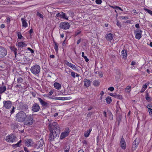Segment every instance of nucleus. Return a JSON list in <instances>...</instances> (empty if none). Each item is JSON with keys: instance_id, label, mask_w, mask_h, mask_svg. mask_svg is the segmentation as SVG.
Masks as SVG:
<instances>
[{"instance_id": "f257e3e1", "label": "nucleus", "mask_w": 152, "mask_h": 152, "mask_svg": "<svg viewBox=\"0 0 152 152\" xmlns=\"http://www.w3.org/2000/svg\"><path fill=\"white\" fill-rule=\"evenodd\" d=\"M48 127L50 132L48 139L52 141L54 140L56 137H59L60 133L59 126L57 123L53 122L49 124Z\"/></svg>"}, {"instance_id": "f03ea898", "label": "nucleus", "mask_w": 152, "mask_h": 152, "mask_svg": "<svg viewBox=\"0 0 152 152\" xmlns=\"http://www.w3.org/2000/svg\"><path fill=\"white\" fill-rule=\"evenodd\" d=\"M27 117L26 114L23 111H21L17 114L15 116V119L17 121L20 122H23Z\"/></svg>"}, {"instance_id": "7ed1b4c3", "label": "nucleus", "mask_w": 152, "mask_h": 152, "mask_svg": "<svg viewBox=\"0 0 152 152\" xmlns=\"http://www.w3.org/2000/svg\"><path fill=\"white\" fill-rule=\"evenodd\" d=\"M40 67L39 65L35 64L31 66L30 70L32 73L37 75L40 73Z\"/></svg>"}, {"instance_id": "20e7f679", "label": "nucleus", "mask_w": 152, "mask_h": 152, "mask_svg": "<svg viewBox=\"0 0 152 152\" xmlns=\"http://www.w3.org/2000/svg\"><path fill=\"white\" fill-rule=\"evenodd\" d=\"M34 121V120L32 115H28L27 116L26 118L24 121V124L27 125H31L33 124Z\"/></svg>"}, {"instance_id": "39448f33", "label": "nucleus", "mask_w": 152, "mask_h": 152, "mask_svg": "<svg viewBox=\"0 0 152 152\" xmlns=\"http://www.w3.org/2000/svg\"><path fill=\"white\" fill-rule=\"evenodd\" d=\"M142 31L139 29L134 30V33L135 35V37L138 39H140L142 37Z\"/></svg>"}, {"instance_id": "423d86ee", "label": "nucleus", "mask_w": 152, "mask_h": 152, "mask_svg": "<svg viewBox=\"0 0 152 152\" xmlns=\"http://www.w3.org/2000/svg\"><path fill=\"white\" fill-rule=\"evenodd\" d=\"M59 27L61 29L66 30L69 28L70 25L68 22H64L61 23L59 24Z\"/></svg>"}, {"instance_id": "0eeeda50", "label": "nucleus", "mask_w": 152, "mask_h": 152, "mask_svg": "<svg viewBox=\"0 0 152 152\" xmlns=\"http://www.w3.org/2000/svg\"><path fill=\"white\" fill-rule=\"evenodd\" d=\"M7 54V50L4 48L0 46V59L3 58Z\"/></svg>"}, {"instance_id": "6e6552de", "label": "nucleus", "mask_w": 152, "mask_h": 152, "mask_svg": "<svg viewBox=\"0 0 152 152\" xmlns=\"http://www.w3.org/2000/svg\"><path fill=\"white\" fill-rule=\"evenodd\" d=\"M69 128H67L65 129V131L61 133L60 136V139H63L68 136L69 132Z\"/></svg>"}, {"instance_id": "1a4fd4ad", "label": "nucleus", "mask_w": 152, "mask_h": 152, "mask_svg": "<svg viewBox=\"0 0 152 152\" xmlns=\"http://www.w3.org/2000/svg\"><path fill=\"white\" fill-rule=\"evenodd\" d=\"M140 142V140L139 138H136L132 143V150H135L137 147Z\"/></svg>"}, {"instance_id": "9d476101", "label": "nucleus", "mask_w": 152, "mask_h": 152, "mask_svg": "<svg viewBox=\"0 0 152 152\" xmlns=\"http://www.w3.org/2000/svg\"><path fill=\"white\" fill-rule=\"evenodd\" d=\"M120 145L121 148L123 150H125L126 148V143L125 139L122 137L121 138L120 142Z\"/></svg>"}, {"instance_id": "9b49d317", "label": "nucleus", "mask_w": 152, "mask_h": 152, "mask_svg": "<svg viewBox=\"0 0 152 152\" xmlns=\"http://www.w3.org/2000/svg\"><path fill=\"white\" fill-rule=\"evenodd\" d=\"M6 140L8 142H13L15 141V136L13 134L10 135L7 137Z\"/></svg>"}, {"instance_id": "f8f14e48", "label": "nucleus", "mask_w": 152, "mask_h": 152, "mask_svg": "<svg viewBox=\"0 0 152 152\" xmlns=\"http://www.w3.org/2000/svg\"><path fill=\"white\" fill-rule=\"evenodd\" d=\"M27 45V44L24 43L23 42H19L17 44L18 49L19 50H21L22 48L26 47Z\"/></svg>"}, {"instance_id": "ddd939ff", "label": "nucleus", "mask_w": 152, "mask_h": 152, "mask_svg": "<svg viewBox=\"0 0 152 152\" xmlns=\"http://www.w3.org/2000/svg\"><path fill=\"white\" fill-rule=\"evenodd\" d=\"M44 144V141L43 139H41L39 141H38L36 145V147L38 148L42 147Z\"/></svg>"}, {"instance_id": "4468645a", "label": "nucleus", "mask_w": 152, "mask_h": 152, "mask_svg": "<svg viewBox=\"0 0 152 152\" xmlns=\"http://www.w3.org/2000/svg\"><path fill=\"white\" fill-rule=\"evenodd\" d=\"M84 84L86 88L89 87L91 84V81L90 80L85 78L83 80Z\"/></svg>"}, {"instance_id": "2eb2a0df", "label": "nucleus", "mask_w": 152, "mask_h": 152, "mask_svg": "<svg viewBox=\"0 0 152 152\" xmlns=\"http://www.w3.org/2000/svg\"><path fill=\"white\" fill-rule=\"evenodd\" d=\"M40 108L39 105H33L32 107V110L33 111L35 112L38 111Z\"/></svg>"}, {"instance_id": "dca6fc26", "label": "nucleus", "mask_w": 152, "mask_h": 152, "mask_svg": "<svg viewBox=\"0 0 152 152\" xmlns=\"http://www.w3.org/2000/svg\"><path fill=\"white\" fill-rule=\"evenodd\" d=\"M105 37L108 40H110L113 39V36L112 34L109 33L106 35Z\"/></svg>"}, {"instance_id": "f3484780", "label": "nucleus", "mask_w": 152, "mask_h": 152, "mask_svg": "<svg viewBox=\"0 0 152 152\" xmlns=\"http://www.w3.org/2000/svg\"><path fill=\"white\" fill-rule=\"evenodd\" d=\"M32 141L31 139H26L25 140V144L27 146H31L32 143Z\"/></svg>"}, {"instance_id": "a211bd4d", "label": "nucleus", "mask_w": 152, "mask_h": 152, "mask_svg": "<svg viewBox=\"0 0 152 152\" xmlns=\"http://www.w3.org/2000/svg\"><path fill=\"white\" fill-rule=\"evenodd\" d=\"M9 48L11 50L14 52L15 56H16L17 53V49L15 48V47L13 46H11Z\"/></svg>"}, {"instance_id": "6ab92c4d", "label": "nucleus", "mask_w": 152, "mask_h": 152, "mask_svg": "<svg viewBox=\"0 0 152 152\" xmlns=\"http://www.w3.org/2000/svg\"><path fill=\"white\" fill-rule=\"evenodd\" d=\"M54 86L55 88L59 90L61 88V85L58 83L55 82L54 84Z\"/></svg>"}, {"instance_id": "aec40b11", "label": "nucleus", "mask_w": 152, "mask_h": 152, "mask_svg": "<svg viewBox=\"0 0 152 152\" xmlns=\"http://www.w3.org/2000/svg\"><path fill=\"white\" fill-rule=\"evenodd\" d=\"M21 20L22 21V26L25 28L27 27L28 24L25 20L23 18H21Z\"/></svg>"}, {"instance_id": "412c9836", "label": "nucleus", "mask_w": 152, "mask_h": 152, "mask_svg": "<svg viewBox=\"0 0 152 152\" xmlns=\"http://www.w3.org/2000/svg\"><path fill=\"white\" fill-rule=\"evenodd\" d=\"M6 90V86H2L0 87V94H1L4 93Z\"/></svg>"}, {"instance_id": "4be33fe9", "label": "nucleus", "mask_w": 152, "mask_h": 152, "mask_svg": "<svg viewBox=\"0 0 152 152\" xmlns=\"http://www.w3.org/2000/svg\"><path fill=\"white\" fill-rule=\"evenodd\" d=\"M122 55L123 56L124 58H126L127 57V51L126 50H124L121 52Z\"/></svg>"}, {"instance_id": "5701e85b", "label": "nucleus", "mask_w": 152, "mask_h": 152, "mask_svg": "<svg viewBox=\"0 0 152 152\" xmlns=\"http://www.w3.org/2000/svg\"><path fill=\"white\" fill-rule=\"evenodd\" d=\"M92 130V129L90 128L88 130L87 132H85V133L84 134V136L85 137H88L89 135L90 134V133L91 132Z\"/></svg>"}, {"instance_id": "b1692460", "label": "nucleus", "mask_w": 152, "mask_h": 152, "mask_svg": "<svg viewBox=\"0 0 152 152\" xmlns=\"http://www.w3.org/2000/svg\"><path fill=\"white\" fill-rule=\"evenodd\" d=\"M122 118V115L120 114H118L117 115V120L118 122V125H119L120 122L121 120V119Z\"/></svg>"}, {"instance_id": "393cba45", "label": "nucleus", "mask_w": 152, "mask_h": 152, "mask_svg": "<svg viewBox=\"0 0 152 152\" xmlns=\"http://www.w3.org/2000/svg\"><path fill=\"white\" fill-rule=\"evenodd\" d=\"M60 18H63L66 20L68 19V17L63 12H61L60 14Z\"/></svg>"}, {"instance_id": "a878e982", "label": "nucleus", "mask_w": 152, "mask_h": 152, "mask_svg": "<svg viewBox=\"0 0 152 152\" xmlns=\"http://www.w3.org/2000/svg\"><path fill=\"white\" fill-rule=\"evenodd\" d=\"M111 98L110 96H107L106 99V100L107 103L108 104H109L112 102V100L111 99Z\"/></svg>"}, {"instance_id": "bb28decb", "label": "nucleus", "mask_w": 152, "mask_h": 152, "mask_svg": "<svg viewBox=\"0 0 152 152\" xmlns=\"http://www.w3.org/2000/svg\"><path fill=\"white\" fill-rule=\"evenodd\" d=\"M145 99L148 102H150L151 100V99L149 96L148 93H147L146 94Z\"/></svg>"}, {"instance_id": "cd10ccee", "label": "nucleus", "mask_w": 152, "mask_h": 152, "mask_svg": "<svg viewBox=\"0 0 152 152\" xmlns=\"http://www.w3.org/2000/svg\"><path fill=\"white\" fill-rule=\"evenodd\" d=\"M53 43L55 45V46H54V49L56 51V52H57L58 51V44L54 40L53 41Z\"/></svg>"}, {"instance_id": "c85d7f7f", "label": "nucleus", "mask_w": 152, "mask_h": 152, "mask_svg": "<svg viewBox=\"0 0 152 152\" xmlns=\"http://www.w3.org/2000/svg\"><path fill=\"white\" fill-rule=\"evenodd\" d=\"M93 85L96 86H98L100 84V82L98 80H95L93 82Z\"/></svg>"}, {"instance_id": "c756f323", "label": "nucleus", "mask_w": 152, "mask_h": 152, "mask_svg": "<svg viewBox=\"0 0 152 152\" xmlns=\"http://www.w3.org/2000/svg\"><path fill=\"white\" fill-rule=\"evenodd\" d=\"M38 99L41 104H47V103L44 101L41 98H38Z\"/></svg>"}, {"instance_id": "7c9ffc66", "label": "nucleus", "mask_w": 152, "mask_h": 152, "mask_svg": "<svg viewBox=\"0 0 152 152\" xmlns=\"http://www.w3.org/2000/svg\"><path fill=\"white\" fill-rule=\"evenodd\" d=\"M110 7L114 9H117V10H121V11H123L122 9L120 7L116 6H111Z\"/></svg>"}, {"instance_id": "2f4dec72", "label": "nucleus", "mask_w": 152, "mask_h": 152, "mask_svg": "<svg viewBox=\"0 0 152 152\" xmlns=\"http://www.w3.org/2000/svg\"><path fill=\"white\" fill-rule=\"evenodd\" d=\"M21 106V109L22 110H25L28 109L27 105H20Z\"/></svg>"}, {"instance_id": "473e14b6", "label": "nucleus", "mask_w": 152, "mask_h": 152, "mask_svg": "<svg viewBox=\"0 0 152 152\" xmlns=\"http://www.w3.org/2000/svg\"><path fill=\"white\" fill-rule=\"evenodd\" d=\"M4 104H12V103L10 101H4L3 102Z\"/></svg>"}, {"instance_id": "72a5a7b5", "label": "nucleus", "mask_w": 152, "mask_h": 152, "mask_svg": "<svg viewBox=\"0 0 152 152\" xmlns=\"http://www.w3.org/2000/svg\"><path fill=\"white\" fill-rule=\"evenodd\" d=\"M144 10L152 16V11L147 8H144Z\"/></svg>"}, {"instance_id": "f704fd0d", "label": "nucleus", "mask_w": 152, "mask_h": 152, "mask_svg": "<svg viewBox=\"0 0 152 152\" xmlns=\"http://www.w3.org/2000/svg\"><path fill=\"white\" fill-rule=\"evenodd\" d=\"M115 98L118 99H122V96L121 95H119L116 94L115 95Z\"/></svg>"}, {"instance_id": "c9c22d12", "label": "nucleus", "mask_w": 152, "mask_h": 152, "mask_svg": "<svg viewBox=\"0 0 152 152\" xmlns=\"http://www.w3.org/2000/svg\"><path fill=\"white\" fill-rule=\"evenodd\" d=\"M17 34L18 39H21L23 38L20 32H18Z\"/></svg>"}, {"instance_id": "e433bc0d", "label": "nucleus", "mask_w": 152, "mask_h": 152, "mask_svg": "<svg viewBox=\"0 0 152 152\" xmlns=\"http://www.w3.org/2000/svg\"><path fill=\"white\" fill-rule=\"evenodd\" d=\"M23 78L21 77H19L18 78L17 82L18 83H20L23 82Z\"/></svg>"}, {"instance_id": "4c0bfd02", "label": "nucleus", "mask_w": 152, "mask_h": 152, "mask_svg": "<svg viewBox=\"0 0 152 152\" xmlns=\"http://www.w3.org/2000/svg\"><path fill=\"white\" fill-rule=\"evenodd\" d=\"M37 15L40 17V18L43 19V15L41 14L39 12H37Z\"/></svg>"}, {"instance_id": "58836bf2", "label": "nucleus", "mask_w": 152, "mask_h": 152, "mask_svg": "<svg viewBox=\"0 0 152 152\" xmlns=\"http://www.w3.org/2000/svg\"><path fill=\"white\" fill-rule=\"evenodd\" d=\"M65 63L67 66L71 68L72 66V65H73V64H72L71 63H70L67 61H66Z\"/></svg>"}, {"instance_id": "ea45409f", "label": "nucleus", "mask_w": 152, "mask_h": 152, "mask_svg": "<svg viewBox=\"0 0 152 152\" xmlns=\"http://www.w3.org/2000/svg\"><path fill=\"white\" fill-rule=\"evenodd\" d=\"M21 140H20L18 142L17 144L13 145V146L14 147V146H16V147H19V145L21 143Z\"/></svg>"}, {"instance_id": "a19ab883", "label": "nucleus", "mask_w": 152, "mask_h": 152, "mask_svg": "<svg viewBox=\"0 0 152 152\" xmlns=\"http://www.w3.org/2000/svg\"><path fill=\"white\" fill-rule=\"evenodd\" d=\"M126 90L128 92H129L131 91V86H127L126 88Z\"/></svg>"}, {"instance_id": "79ce46f5", "label": "nucleus", "mask_w": 152, "mask_h": 152, "mask_svg": "<svg viewBox=\"0 0 152 152\" xmlns=\"http://www.w3.org/2000/svg\"><path fill=\"white\" fill-rule=\"evenodd\" d=\"M20 56L21 57V58H23V60L24 61H25L26 60V57H25L23 55H20Z\"/></svg>"}, {"instance_id": "37998d69", "label": "nucleus", "mask_w": 152, "mask_h": 152, "mask_svg": "<svg viewBox=\"0 0 152 152\" xmlns=\"http://www.w3.org/2000/svg\"><path fill=\"white\" fill-rule=\"evenodd\" d=\"M70 149V147L69 146L68 148L66 147L64 150V152H69V150Z\"/></svg>"}, {"instance_id": "c03bdc74", "label": "nucleus", "mask_w": 152, "mask_h": 152, "mask_svg": "<svg viewBox=\"0 0 152 152\" xmlns=\"http://www.w3.org/2000/svg\"><path fill=\"white\" fill-rule=\"evenodd\" d=\"M96 3L98 4H100L102 2L101 0H96Z\"/></svg>"}, {"instance_id": "a18cd8bd", "label": "nucleus", "mask_w": 152, "mask_h": 152, "mask_svg": "<svg viewBox=\"0 0 152 152\" xmlns=\"http://www.w3.org/2000/svg\"><path fill=\"white\" fill-rule=\"evenodd\" d=\"M71 68L74 70L78 71V69L77 68V67L75 65H74L73 64L72 65V66L71 67Z\"/></svg>"}, {"instance_id": "49530a36", "label": "nucleus", "mask_w": 152, "mask_h": 152, "mask_svg": "<svg viewBox=\"0 0 152 152\" xmlns=\"http://www.w3.org/2000/svg\"><path fill=\"white\" fill-rule=\"evenodd\" d=\"M116 113L118 114V111L119 110V109H121L119 107V105H117L116 107Z\"/></svg>"}, {"instance_id": "de8ad7c7", "label": "nucleus", "mask_w": 152, "mask_h": 152, "mask_svg": "<svg viewBox=\"0 0 152 152\" xmlns=\"http://www.w3.org/2000/svg\"><path fill=\"white\" fill-rule=\"evenodd\" d=\"M113 115L111 114V113H110L109 115V118L111 120H112L113 119Z\"/></svg>"}, {"instance_id": "09e8293b", "label": "nucleus", "mask_w": 152, "mask_h": 152, "mask_svg": "<svg viewBox=\"0 0 152 152\" xmlns=\"http://www.w3.org/2000/svg\"><path fill=\"white\" fill-rule=\"evenodd\" d=\"M71 75L73 78H75V73L74 72H71Z\"/></svg>"}, {"instance_id": "8fccbe9b", "label": "nucleus", "mask_w": 152, "mask_h": 152, "mask_svg": "<svg viewBox=\"0 0 152 152\" xmlns=\"http://www.w3.org/2000/svg\"><path fill=\"white\" fill-rule=\"evenodd\" d=\"M120 19H121L126 20L128 19V17L126 16H121L120 17Z\"/></svg>"}, {"instance_id": "3c124183", "label": "nucleus", "mask_w": 152, "mask_h": 152, "mask_svg": "<svg viewBox=\"0 0 152 152\" xmlns=\"http://www.w3.org/2000/svg\"><path fill=\"white\" fill-rule=\"evenodd\" d=\"M114 89V88L113 87H110L108 88V90L110 91H113Z\"/></svg>"}, {"instance_id": "603ef678", "label": "nucleus", "mask_w": 152, "mask_h": 152, "mask_svg": "<svg viewBox=\"0 0 152 152\" xmlns=\"http://www.w3.org/2000/svg\"><path fill=\"white\" fill-rule=\"evenodd\" d=\"M27 49L29 50L31 52V53H34V50L31 49L30 48H27Z\"/></svg>"}, {"instance_id": "864d4df0", "label": "nucleus", "mask_w": 152, "mask_h": 152, "mask_svg": "<svg viewBox=\"0 0 152 152\" xmlns=\"http://www.w3.org/2000/svg\"><path fill=\"white\" fill-rule=\"evenodd\" d=\"M148 112L149 113L150 115L152 116V109H150V110H148Z\"/></svg>"}, {"instance_id": "5fc2aeb1", "label": "nucleus", "mask_w": 152, "mask_h": 152, "mask_svg": "<svg viewBox=\"0 0 152 152\" xmlns=\"http://www.w3.org/2000/svg\"><path fill=\"white\" fill-rule=\"evenodd\" d=\"M116 94V93H110L109 95H110V96H113V97H115Z\"/></svg>"}, {"instance_id": "6e6d98bb", "label": "nucleus", "mask_w": 152, "mask_h": 152, "mask_svg": "<svg viewBox=\"0 0 152 152\" xmlns=\"http://www.w3.org/2000/svg\"><path fill=\"white\" fill-rule=\"evenodd\" d=\"M83 58H84L85 61L86 62H87L89 61V59L86 56H85L83 57Z\"/></svg>"}, {"instance_id": "4d7b16f0", "label": "nucleus", "mask_w": 152, "mask_h": 152, "mask_svg": "<svg viewBox=\"0 0 152 152\" xmlns=\"http://www.w3.org/2000/svg\"><path fill=\"white\" fill-rule=\"evenodd\" d=\"M98 74L101 77H102L103 76V74H102V72H98Z\"/></svg>"}, {"instance_id": "13d9d810", "label": "nucleus", "mask_w": 152, "mask_h": 152, "mask_svg": "<svg viewBox=\"0 0 152 152\" xmlns=\"http://www.w3.org/2000/svg\"><path fill=\"white\" fill-rule=\"evenodd\" d=\"M117 25L119 27H121V23L119 22L118 20L117 21Z\"/></svg>"}, {"instance_id": "bf43d9fd", "label": "nucleus", "mask_w": 152, "mask_h": 152, "mask_svg": "<svg viewBox=\"0 0 152 152\" xmlns=\"http://www.w3.org/2000/svg\"><path fill=\"white\" fill-rule=\"evenodd\" d=\"M53 90H51L49 93L48 95L49 96L53 94Z\"/></svg>"}, {"instance_id": "052dcab7", "label": "nucleus", "mask_w": 152, "mask_h": 152, "mask_svg": "<svg viewBox=\"0 0 152 152\" xmlns=\"http://www.w3.org/2000/svg\"><path fill=\"white\" fill-rule=\"evenodd\" d=\"M147 88V85L146 84H145L142 86V88L144 89H146Z\"/></svg>"}, {"instance_id": "680f3d73", "label": "nucleus", "mask_w": 152, "mask_h": 152, "mask_svg": "<svg viewBox=\"0 0 152 152\" xmlns=\"http://www.w3.org/2000/svg\"><path fill=\"white\" fill-rule=\"evenodd\" d=\"M148 106L147 107L148 108V110H150V109H152V105H147Z\"/></svg>"}, {"instance_id": "e2e57ef3", "label": "nucleus", "mask_w": 152, "mask_h": 152, "mask_svg": "<svg viewBox=\"0 0 152 152\" xmlns=\"http://www.w3.org/2000/svg\"><path fill=\"white\" fill-rule=\"evenodd\" d=\"M135 27L137 28V29H139L140 27L139 26V25L138 23L136 24L135 25Z\"/></svg>"}, {"instance_id": "0e129e2a", "label": "nucleus", "mask_w": 152, "mask_h": 152, "mask_svg": "<svg viewBox=\"0 0 152 152\" xmlns=\"http://www.w3.org/2000/svg\"><path fill=\"white\" fill-rule=\"evenodd\" d=\"M31 94L33 97H35L36 96V94L35 92H31Z\"/></svg>"}, {"instance_id": "69168bd1", "label": "nucleus", "mask_w": 152, "mask_h": 152, "mask_svg": "<svg viewBox=\"0 0 152 152\" xmlns=\"http://www.w3.org/2000/svg\"><path fill=\"white\" fill-rule=\"evenodd\" d=\"M14 109H15V107H13L12 109V110H11V112H10L11 113V114L13 113L14 112Z\"/></svg>"}, {"instance_id": "338daca9", "label": "nucleus", "mask_w": 152, "mask_h": 152, "mask_svg": "<svg viewBox=\"0 0 152 152\" xmlns=\"http://www.w3.org/2000/svg\"><path fill=\"white\" fill-rule=\"evenodd\" d=\"M136 64V63L135 62H134V61H132L131 62V65L133 66V65H135Z\"/></svg>"}, {"instance_id": "774afa93", "label": "nucleus", "mask_w": 152, "mask_h": 152, "mask_svg": "<svg viewBox=\"0 0 152 152\" xmlns=\"http://www.w3.org/2000/svg\"><path fill=\"white\" fill-rule=\"evenodd\" d=\"M92 113H89L87 115V117H90L91 115H92Z\"/></svg>"}]
</instances>
